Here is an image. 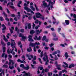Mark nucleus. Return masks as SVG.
I'll use <instances>...</instances> for the list:
<instances>
[{"label": "nucleus", "instance_id": "412c9836", "mask_svg": "<svg viewBox=\"0 0 76 76\" xmlns=\"http://www.w3.org/2000/svg\"><path fill=\"white\" fill-rule=\"evenodd\" d=\"M64 56L65 57H66L65 58L66 59H67V57H69V56H68V53H67V52L65 53V54Z\"/></svg>", "mask_w": 76, "mask_h": 76}, {"label": "nucleus", "instance_id": "f257e3e1", "mask_svg": "<svg viewBox=\"0 0 76 76\" xmlns=\"http://www.w3.org/2000/svg\"><path fill=\"white\" fill-rule=\"evenodd\" d=\"M44 56V57L43 58V59L44 61H47L45 63V65H47L48 64V63L49 61H48V55H47V53L45 52L43 54Z\"/></svg>", "mask_w": 76, "mask_h": 76}, {"label": "nucleus", "instance_id": "cd10ccee", "mask_svg": "<svg viewBox=\"0 0 76 76\" xmlns=\"http://www.w3.org/2000/svg\"><path fill=\"white\" fill-rule=\"evenodd\" d=\"M20 32L22 33H23L25 32V29L22 28L20 30Z\"/></svg>", "mask_w": 76, "mask_h": 76}, {"label": "nucleus", "instance_id": "5fc2aeb1", "mask_svg": "<svg viewBox=\"0 0 76 76\" xmlns=\"http://www.w3.org/2000/svg\"><path fill=\"white\" fill-rule=\"evenodd\" d=\"M20 12H18V19H19V18H20Z\"/></svg>", "mask_w": 76, "mask_h": 76}, {"label": "nucleus", "instance_id": "393cba45", "mask_svg": "<svg viewBox=\"0 0 76 76\" xmlns=\"http://www.w3.org/2000/svg\"><path fill=\"white\" fill-rule=\"evenodd\" d=\"M28 29H31V23H29L28 24Z\"/></svg>", "mask_w": 76, "mask_h": 76}, {"label": "nucleus", "instance_id": "3c124183", "mask_svg": "<svg viewBox=\"0 0 76 76\" xmlns=\"http://www.w3.org/2000/svg\"><path fill=\"white\" fill-rule=\"evenodd\" d=\"M36 58H37V56H34L33 60H32V61H33V60H36Z\"/></svg>", "mask_w": 76, "mask_h": 76}, {"label": "nucleus", "instance_id": "423d86ee", "mask_svg": "<svg viewBox=\"0 0 76 76\" xmlns=\"http://www.w3.org/2000/svg\"><path fill=\"white\" fill-rule=\"evenodd\" d=\"M50 5L51 8H53V2L51 1V0H50L49 1V3L48 5V7H49Z\"/></svg>", "mask_w": 76, "mask_h": 76}, {"label": "nucleus", "instance_id": "a18cd8bd", "mask_svg": "<svg viewBox=\"0 0 76 76\" xmlns=\"http://www.w3.org/2000/svg\"><path fill=\"white\" fill-rule=\"evenodd\" d=\"M38 59H39V60L40 61V63H41V64H42V62L41 61V58H39Z\"/></svg>", "mask_w": 76, "mask_h": 76}, {"label": "nucleus", "instance_id": "2f4dec72", "mask_svg": "<svg viewBox=\"0 0 76 76\" xmlns=\"http://www.w3.org/2000/svg\"><path fill=\"white\" fill-rule=\"evenodd\" d=\"M30 33L31 34H33L35 33V31L34 30H31L30 31Z\"/></svg>", "mask_w": 76, "mask_h": 76}, {"label": "nucleus", "instance_id": "b1692460", "mask_svg": "<svg viewBox=\"0 0 76 76\" xmlns=\"http://www.w3.org/2000/svg\"><path fill=\"white\" fill-rule=\"evenodd\" d=\"M2 15H4V16L5 17H7V14H6V12H5L4 11H3V12Z\"/></svg>", "mask_w": 76, "mask_h": 76}, {"label": "nucleus", "instance_id": "0e129e2a", "mask_svg": "<svg viewBox=\"0 0 76 76\" xmlns=\"http://www.w3.org/2000/svg\"><path fill=\"white\" fill-rule=\"evenodd\" d=\"M39 22V21L38 20H37L35 21V23H38Z\"/></svg>", "mask_w": 76, "mask_h": 76}, {"label": "nucleus", "instance_id": "f704fd0d", "mask_svg": "<svg viewBox=\"0 0 76 76\" xmlns=\"http://www.w3.org/2000/svg\"><path fill=\"white\" fill-rule=\"evenodd\" d=\"M30 8L34 11H35V9L32 7V6H31L30 7Z\"/></svg>", "mask_w": 76, "mask_h": 76}, {"label": "nucleus", "instance_id": "7c9ffc66", "mask_svg": "<svg viewBox=\"0 0 76 76\" xmlns=\"http://www.w3.org/2000/svg\"><path fill=\"white\" fill-rule=\"evenodd\" d=\"M8 5H11L12 6H13V3L10 2L7 4V6H8Z\"/></svg>", "mask_w": 76, "mask_h": 76}, {"label": "nucleus", "instance_id": "864d4df0", "mask_svg": "<svg viewBox=\"0 0 76 76\" xmlns=\"http://www.w3.org/2000/svg\"><path fill=\"white\" fill-rule=\"evenodd\" d=\"M55 60H58V58L57 57V56L55 55Z\"/></svg>", "mask_w": 76, "mask_h": 76}, {"label": "nucleus", "instance_id": "4c0bfd02", "mask_svg": "<svg viewBox=\"0 0 76 76\" xmlns=\"http://www.w3.org/2000/svg\"><path fill=\"white\" fill-rule=\"evenodd\" d=\"M6 47H4L3 48V53L5 52L6 51Z\"/></svg>", "mask_w": 76, "mask_h": 76}, {"label": "nucleus", "instance_id": "4be33fe9", "mask_svg": "<svg viewBox=\"0 0 76 76\" xmlns=\"http://www.w3.org/2000/svg\"><path fill=\"white\" fill-rule=\"evenodd\" d=\"M22 40L23 41H25V39H26V36H23L22 37Z\"/></svg>", "mask_w": 76, "mask_h": 76}, {"label": "nucleus", "instance_id": "0eeeda50", "mask_svg": "<svg viewBox=\"0 0 76 76\" xmlns=\"http://www.w3.org/2000/svg\"><path fill=\"white\" fill-rule=\"evenodd\" d=\"M1 26L2 27H3L2 28V32L3 33H4L5 31H4L6 30V26H5L4 24H2Z\"/></svg>", "mask_w": 76, "mask_h": 76}, {"label": "nucleus", "instance_id": "6ab92c4d", "mask_svg": "<svg viewBox=\"0 0 76 76\" xmlns=\"http://www.w3.org/2000/svg\"><path fill=\"white\" fill-rule=\"evenodd\" d=\"M4 55H5V58H7V54H5V53L2 54L1 57H4Z\"/></svg>", "mask_w": 76, "mask_h": 76}, {"label": "nucleus", "instance_id": "c756f323", "mask_svg": "<svg viewBox=\"0 0 76 76\" xmlns=\"http://www.w3.org/2000/svg\"><path fill=\"white\" fill-rule=\"evenodd\" d=\"M1 44L3 45H4V46H5V45H6V44L4 43V42H3V41L2 40L1 41Z\"/></svg>", "mask_w": 76, "mask_h": 76}, {"label": "nucleus", "instance_id": "c9c22d12", "mask_svg": "<svg viewBox=\"0 0 76 76\" xmlns=\"http://www.w3.org/2000/svg\"><path fill=\"white\" fill-rule=\"evenodd\" d=\"M2 67H5V68H7L8 67V66L4 64Z\"/></svg>", "mask_w": 76, "mask_h": 76}, {"label": "nucleus", "instance_id": "f8f14e48", "mask_svg": "<svg viewBox=\"0 0 76 76\" xmlns=\"http://www.w3.org/2000/svg\"><path fill=\"white\" fill-rule=\"evenodd\" d=\"M29 69V65H26V67L24 66V69H25L26 70H27Z\"/></svg>", "mask_w": 76, "mask_h": 76}, {"label": "nucleus", "instance_id": "de8ad7c7", "mask_svg": "<svg viewBox=\"0 0 76 76\" xmlns=\"http://www.w3.org/2000/svg\"><path fill=\"white\" fill-rule=\"evenodd\" d=\"M43 52L42 51L41 53V57H42V56H43Z\"/></svg>", "mask_w": 76, "mask_h": 76}, {"label": "nucleus", "instance_id": "7ed1b4c3", "mask_svg": "<svg viewBox=\"0 0 76 76\" xmlns=\"http://www.w3.org/2000/svg\"><path fill=\"white\" fill-rule=\"evenodd\" d=\"M22 73H23V76H32V75L29 73H26L25 71L22 72Z\"/></svg>", "mask_w": 76, "mask_h": 76}, {"label": "nucleus", "instance_id": "aec40b11", "mask_svg": "<svg viewBox=\"0 0 76 76\" xmlns=\"http://www.w3.org/2000/svg\"><path fill=\"white\" fill-rule=\"evenodd\" d=\"M27 50L28 52H31V51H32V49H31V47H30L29 48H28L27 49Z\"/></svg>", "mask_w": 76, "mask_h": 76}, {"label": "nucleus", "instance_id": "c03bdc74", "mask_svg": "<svg viewBox=\"0 0 76 76\" xmlns=\"http://www.w3.org/2000/svg\"><path fill=\"white\" fill-rule=\"evenodd\" d=\"M57 52L56 51H55L53 53L52 55H56V54H57Z\"/></svg>", "mask_w": 76, "mask_h": 76}, {"label": "nucleus", "instance_id": "774afa93", "mask_svg": "<svg viewBox=\"0 0 76 76\" xmlns=\"http://www.w3.org/2000/svg\"><path fill=\"white\" fill-rule=\"evenodd\" d=\"M76 0H74L72 1V4H74L76 2Z\"/></svg>", "mask_w": 76, "mask_h": 76}, {"label": "nucleus", "instance_id": "e2e57ef3", "mask_svg": "<svg viewBox=\"0 0 76 76\" xmlns=\"http://www.w3.org/2000/svg\"><path fill=\"white\" fill-rule=\"evenodd\" d=\"M8 56L10 58H12V55L10 54Z\"/></svg>", "mask_w": 76, "mask_h": 76}, {"label": "nucleus", "instance_id": "c85d7f7f", "mask_svg": "<svg viewBox=\"0 0 76 76\" xmlns=\"http://www.w3.org/2000/svg\"><path fill=\"white\" fill-rule=\"evenodd\" d=\"M20 66L21 67H22V68H23L24 69V68L25 67V65L23 64H21L20 65Z\"/></svg>", "mask_w": 76, "mask_h": 76}, {"label": "nucleus", "instance_id": "37998d69", "mask_svg": "<svg viewBox=\"0 0 76 76\" xmlns=\"http://www.w3.org/2000/svg\"><path fill=\"white\" fill-rule=\"evenodd\" d=\"M11 35V34L9 33L7 34V38H9V36Z\"/></svg>", "mask_w": 76, "mask_h": 76}, {"label": "nucleus", "instance_id": "bb28decb", "mask_svg": "<svg viewBox=\"0 0 76 76\" xmlns=\"http://www.w3.org/2000/svg\"><path fill=\"white\" fill-rule=\"evenodd\" d=\"M4 37V39L6 41V42H7L8 41V40L6 38V37H5V36L4 35L3 36Z\"/></svg>", "mask_w": 76, "mask_h": 76}, {"label": "nucleus", "instance_id": "20e7f679", "mask_svg": "<svg viewBox=\"0 0 76 76\" xmlns=\"http://www.w3.org/2000/svg\"><path fill=\"white\" fill-rule=\"evenodd\" d=\"M26 56L27 57H28V59L29 60H31V58H33V57H34V56L32 55H29L28 54H26Z\"/></svg>", "mask_w": 76, "mask_h": 76}, {"label": "nucleus", "instance_id": "f03ea898", "mask_svg": "<svg viewBox=\"0 0 76 76\" xmlns=\"http://www.w3.org/2000/svg\"><path fill=\"white\" fill-rule=\"evenodd\" d=\"M9 68L11 70H12L13 69H14V66L13 65L14 64L15 62L9 59Z\"/></svg>", "mask_w": 76, "mask_h": 76}, {"label": "nucleus", "instance_id": "9b49d317", "mask_svg": "<svg viewBox=\"0 0 76 76\" xmlns=\"http://www.w3.org/2000/svg\"><path fill=\"white\" fill-rule=\"evenodd\" d=\"M45 1H43V6H44V7H48V5H47V4L46 3H45Z\"/></svg>", "mask_w": 76, "mask_h": 76}, {"label": "nucleus", "instance_id": "9d476101", "mask_svg": "<svg viewBox=\"0 0 76 76\" xmlns=\"http://www.w3.org/2000/svg\"><path fill=\"white\" fill-rule=\"evenodd\" d=\"M17 61L18 62H19V63H24V62L25 63H26V62H25L24 60L21 61L20 59H18V60H17Z\"/></svg>", "mask_w": 76, "mask_h": 76}, {"label": "nucleus", "instance_id": "680f3d73", "mask_svg": "<svg viewBox=\"0 0 76 76\" xmlns=\"http://www.w3.org/2000/svg\"><path fill=\"white\" fill-rule=\"evenodd\" d=\"M50 56L51 58H54V57H53V56H52V54H50Z\"/></svg>", "mask_w": 76, "mask_h": 76}, {"label": "nucleus", "instance_id": "a878e982", "mask_svg": "<svg viewBox=\"0 0 76 76\" xmlns=\"http://www.w3.org/2000/svg\"><path fill=\"white\" fill-rule=\"evenodd\" d=\"M36 32L37 34H39L41 33V32L39 30H37L36 31Z\"/></svg>", "mask_w": 76, "mask_h": 76}, {"label": "nucleus", "instance_id": "a19ab883", "mask_svg": "<svg viewBox=\"0 0 76 76\" xmlns=\"http://www.w3.org/2000/svg\"><path fill=\"white\" fill-rule=\"evenodd\" d=\"M26 10L27 12H31V10L30 9L28 8Z\"/></svg>", "mask_w": 76, "mask_h": 76}, {"label": "nucleus", "instance_id": "6e6d98bb", "mask_svg": "<svg viewBox=\"0 0 76 76\" xmlns=\"http://www.w3.org/2000/svg\"><path fill=\"white\" fill-rule=\"evenodd\" d=\"M49 45L50 47H51L53 46L54 45V44L53 43H51V44Z\"/></svg>", "mask_w": 76, "mask_h": 76}, {"label": "nucleus", "instance_id": "2eb2a0df", "mask_svg": "<svg viewBox=\"0 0 76 76\" xmlns=\"http://www.w3.org/2000/svg\"><path fill=\"white\" fill-rule=\"evenodd\" d=\"M12 29H11L10 28H9L11 34L13 33V29H14V27H11Z\"/></svg>", "mask_w": 76, "mask_h": 76}, {"label": "nucleus", "instance_id": "f3484780", "mask_svg": "<svg viewBox=\"0 0 76 76\" xmlns=\"http://www.w3.org/2000/svg\"><path fill=\"white\" fill-rule=\"evenodd\" d=\"M22 4V1H19V3L17 4V6L18 7H21L20 6V4Z\"/></svg>", "mask_w": 76, "mask_h": 76}, {"label": "nucleus", "instance_id": "473e14b6", "mask_svg": "<svg viewBox=\"0 0 76 76\" xmlns=\"http://www.w3.org/2000/svg\"><path fill=\"white\" fill-rule=\"evenodd\" d=\"M23 36V34L20 33L19 34V37H22Z\"/></svg>", "mask_w": 76, "mask_h": 76}, {"label": "nucleus", "instance_id": "4468645a", "mask_svg": "<svg viewBox=\"0 0 76 76\" xmlns=\"http://www.w3.org/2000/svg\"><path fill=\"white\" fill-rule=\"evenodd\" d=\"M34 39H37V40H41V37L39 36V38H38L37 36H35Z\"/></svg>", "mask_w": 76, "mask_h": 76}, {"label": "nucleus", "instance_id": "58836bf2", "mask_svg": "<svg viewBox=\"0 0 76 76\" xmlns=\"http://www.w3.org/2000/svg\"><path fill=\"white\" fill-rule=\"evenodd\" d=\"M28 7L27 6H25L24 7V9L25 10H27L28 9Z\"/></svg>", "mask_w": 76, "mask_h": 76}, {"label": "nucleus", "instance_id": "a211bd4d", "mask_svg": "<svg viewBox=\"0 0 76 76\" xmlns=\"http://www.w3.org/2000/svg\"><path fill=\"white\" fill-rule=\"evenodd\" d=\"M29 45L30 46H31V47H35L36 45H35V43H31Z\"/></svg>", "mask_w": 76, "mask_h": 76}, {"label": "nucleus", "instance_id": "1a4fd4ad", "mask_svg": "<svg viewBox=\"0 0 76 76\" xmlns=\"http://www.w3.org/2000/svg\"><path fill=\"white\" fill-rule=\"evenodd\" d=\"M36 17L37 18H41V14H40L39 13H36Z\"/></svg>", "mask_w": 76, "mask_h": 76}, {"label": "nucleus", "instance_id": "338daca9", "mask_svg": "<svg viewBox=\"0 0 76 76\" xmlns=\"http://www.w3.org/2000/svg\"><path fill=\"white\" fill-rule=\"evenodd\" d=\"M10 7H11V8H12V9H15V7L13 6H10Z\"/></svg>", "mask_w": 76, "mask_h": 76}, {"label": "nucleus", "instance_id": "6e6552de", "mask_svg": "<svg viewBox=\"0 0 76 76\" xmlns=\"http://www.w3.org/2000/svg\"><path fill=\"white\" fill-rule=\"evenodd\" d=\"M28 38L29 41H34V40L32 39V36L31 35H29Z\"/></svg>", "mask_w": 76, "mask_h": 76}, {"label": "nucleus", "instance_id": "49530a36", "mask_svg": "<svg viewBox=\"0 0 76 76\" xmlns=\"http://www.w3.org/2000/svg\"><path fill=\"white\" fill-rule=\"evenodd\" d=\"M0 20H1V21H3L4 20L3 18V17H0Z\"/></svg>", "mask_w": 76, "mask_h": 76}, {"label": "nucleus", "instance_id": "ddd939ff", "mask_svg": "<svg viewBox=\"0 0 76 76\" xmlns=\"http://www.w3.org/2000/svg\"><path fill=\"white\" fill-rule=\"evenodd\" d=\"M61 73H62V72L60 71L59 73V76L57 74H56V75L54 74L53 75V76H61Z\"/></svg>", "mask_w": 76, "mask_h": 76}, {"label": "nucleus", "instance_id": "ea45409f", "mask_svg": "<svg viewBox=\"0 0 76 76\" xmlns=\"http://www.w3.org/2000/svg\"><path fill=\"white\" fill-rule=\"evenodd\" d=\"M10 22H13V19H12V18H10Z\"/></svg>", "mask_w": 76, "mask_h": 76}, {"label": "nucleus", "instance_id": "39448f33", "mask_svg": "<svg viewBox=\"0 0 76 76\" xmlns=\"http://www.w3.org/2000/svg\"><path fill=\"white\" fill-rule=\"evenodd\" d=\"M11 46L12 47V48H15V45H16V43L15 42H14V40H12L11 42Z\"/></svg>", "mask_w": 76, "mask_h": 76}, {"label": "nucleus", "instance_id": "13d9d810", "mask_svg": "<svg viewBox=\"0 0 76 76\" xmlns=\"http://www.w3.org/2000/svg\"><path fill=\"white\" fill-rule=\"evenodd\" d=\"M11 17H15V15L14 14H12L11 15Z\"/></svg>", "mask_w": 76, "mask_h": 76}, {"label": "nucleus", "instance_id": "72a5a7b5", "mask_svg": "<svg viewBox=\"0 0 76 76\" xmlns=\"http://www.w3.org/2000/svg\"><path fill=\"white\" fill-rule=\"evenodd\" d=\"M65 22L67 25H69V21L68 20H66Z\"/></svg>", "mask_w": 76, "mask_h": 76}, {"label": "nucleus", "instance_id": "79ce46f5", "mask_svg": "<svg viewBox=\"0 0 76 76\" xmlns=\"http://www.w3.org/2000/svg\"><path fill=\"white\" fill-rule=\"evenodd\" d=\"M35 7H36V10H37V11H38L39 10L38 9V8L37 7V5L35 4Z\"/></svg>", "mask_w": 76, "mask_h": 76}, {"label": "nucleus", "instance_id": "4d7b16f0", "mask_svg": "<svg viewBox=\"0 0 76 76\" xmlns=\"http://www.w3.org/2000/svg\"><path fill=\"white\" fill-rule=\"evenodd\" d=\"M73 17L74 19H76V15L75 14H74L73 16Z\"/></svg>", "mask_w": 76, "mask_h": 76}, {"label": "nucleus", "instance_id": "603ef678", "mask_svg": "<svg viewBox=\"0 0 76 76\" xmlns=\"http://www.w3.org/2000/svg\"><path fill=\"white\" fill-rule=\"evenodd\" d=\"M5 19L7 21H9V18H7V17L6 18H5Z\"/></svg>", "mask_w": 76, "mask_h": 76}, {"label": "nucleus", "instance_id": "8fccbe9b", "mask_svg": "<svg viewBox=\"0 0 76 76\" xmlns=\"http://www.w3.org/2000/svg\"><path fill=\"white\" fill-rule=\"evenodd\" d=\"M53 35L54 37H56V34L55 33H53Z\"/></svg>", "mask_w": 76, "mask_h": 76}, {"label": "nucleus", "instance_id": "5701e85b", "mask_svg": "<svg viewBox=\"0 0 76 76\" xmlns=\"http://www.w3.org/2000/svg\"><path fill=\"white\" fill-rule=\"evenodd\" d=\"M57 67L58 70H61V68H60L61 66H60V65H59L58 66H57Z\"/></svg>", "mask_w": 76, "mask_h": 76}, {"label": "nucleus", "instance_id": "bf43d9fd", "mask_svg": "<svg viewBox=\"0 0 76 76\" xmlns=\"http://www.w3.org/2000/svg\"><path fill=\"white\" fill-rule=\"evenodd\" d=\"M62 73H64V72H66V73H67V72L66 70H64L62 71Z\"/></svg>", "mask_w": 76, "mask_h": 76}, {"label": "nucleus", "instance_id": "052dcab7", "mask_svg": "<svg viewBox=\"0 0 76 76\" xmlns=\"http://www.w3.org/2000/svg\"><path fill=\"white\" fill-rule=\"evenodd\" d=\"M6 10H7V13H10V11H9L7 8L6 9Z\"/></svg>", "mask_w": 76, "mask_h": 76}, {"label": "nucleus", "instance_id": "69168bd1", "mask_svg": "<svg viewBox=\"0 0 76 76\" xmlns=\"http://www.w3.org/2000/svg\"><path fill=\"white\" fill-rule=\"evenodd\" d=\"M35 24H34V23H33V27L34 28H35Z\"/></svg>", "mask_w": 76, "mask_h": 76}, {"label": "nucleus", "instance_id": "e433bc0d", "mask_svg": "<svg viewBox=\"0 0 76 76\" xmlns=\"http://www.w3.org/2000/svg\"><path fill=\"white\" fill-rule=\"evenodd\" d=\"M22 59L23 60H25V56H24V55H23L22 56Z\"/></svg>", "mask_w": 76, "mask_h": 76}, {"label": "nucleus", "instance_id": "dca6fc26", "mask_svg": "<svg viewBox=\"0 0 76 76\" xmlns=\"http://www.w3.org/2000/svg\"><path fill=\"white\" fill-rule=\"evenodd\" d=\"M64 64H65V65H66V66H65L64 65H63V67H64V68H66V67H69V66L68 65V64H67V63H66L65 62H63Z\"/></svg>", "mask_w": 76, "mask_h": 76}, {"label": "nucleus", "instance_id": "09e8293b", "mask_svg": "<svg viewBox=\"0 0 76 76\" xmlns=\"http://www.w3.org/2000/svg\"><path fill=\"white\" fill-rule=\"evenodd\" d=\"M45 39H46V36H45L43 37V39H42L43 41H44Z\"/></svg>", "mask_w": 76, "mask_h": 76}]
</instances>
